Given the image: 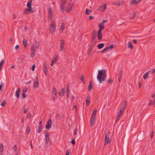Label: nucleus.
Wrapping results in <instances>:
<instances>
[{"label":"nucleus","instance_id":"1","mask_svg":"<svg viewBox=\"0 0 155 155\" xmlns=\"http://www.w3.org/2000/svg\"><path fill=\"white\" fill-rule=\"evenodd\" d=\"M98 75L97 78L100 83H101L103 81L105 80L106 77V71L105 70H102L98 71Z\"/></svg>","mask_w":155,"mask_h":155},{"label":"nucleus","instance_id":"2","mask_svg":"<svg viewBox=\"0 0 155 155\" xmlns=\"http://www.w3.org/2000/svg\"><path fill=\"white\" fill-rule=\"evenodd\" d=\"M109 133L108 132L106 133L105 138V142L104 143V146H105L108 143H110L111 141V140H109Z\"/></svg>","mask_w":155,"mask_h":155},{"label":"nucleus","instance_id":"3","mask_svg":"<svg viewBox=\"0 0 155 155\" xmlns=\"http://www.w3.org/2000/svg\"><path fill=\"white\" fill-rule=\"evenodd\" d=\"M34 12V10L32 8H25L24 11L23 13L26 15H29L31 13H33Z\"/></svg>","mask_w":155,"mask_h":155},{"label":"nucleus","instance_id":"4","mask_svg":"<svg viewBox=\"0 0 155 155\" xmlns=\"http://www.w3.org/2000/svg\"><path fill=\"white\" fill-rule=\"evenodd\" d=\"M55 24L54 21H52L50 25L49 30L50 31L54 32L55 31Z\"/></svg>","mask_w":155,"mask_h":155},{"label":"nucleus","instance_id":"5","mask_svg":"<svg viewBox=\"0 0 155 155\" xmlns=\"http://www.w3.org/2000/svg\"><path fill=\"white\" fill-rule=\"evenodd\" d=\"M124 111V110H122L120 109V111L118 113V115H117V116L116 118L115 121L116 122H117L119 120V119L122 116Z\"/></svg>","mask_w":155,"mask_h":155},{"label":"nucleus","instance_id":"6","mask_svg":"<svg viewBox=\"0 0 155 155\" xmlns=\"http://www.w3.org/2000/svg\"><path fill=\"white\" fill-rule=\"evenodd\" d=\"M48 18L52 20V11L51 8L50 7L48 8Z\"/></svg>","mask_w":155,"mask_h":155},{"label":"nucleus","instance_id":"7","mask_svg":"<svg viewBox=\"0 0 155 155\" xmlns=\"http://www.w3.org/2000/svg\"><path fill=\"white\" fill-rule=\"evenodd\" d=\"M52 121L51 119H49L47 121L45 126V128L47 129H49L51 126Z\"/></svg>","mask_w":155,"mask_h":155},{"label":"nucleus","instance_id":"8","mask_svg":"<svg viewBox=\"0 0 155 155\" xmlns=\"http://www.w3.org/2000/svg\"><path fill=\"white\" fill-rule=\"evenodd\" d=\"M114 48V46L113 45H110L101 51V52L103 53L104 51H108L110 49H112L113 48Z\"/></svg>","mask_w":155,"mask_h":155},{"label":"nucleus","instance_id":"9","mask_svg":"<svg viewBox=\"0 0 155 155\" xmlns=\"http://www.w3.org/2000/svg\"><path fill=\"white\" fill-rule=\"evenodd\" d=\"M64 40L63 39H61L60 43V51H64Z\"/></svg>","mask_w":155,"mask_h":155},{"label":"nucleus","instance_id":"10","mask_svg":"<svg viewBox=\"0 0 155 155\" xmlns=\"http://www.w3.org/2000/svg\"><path fill=\"white\" fill-rule=\"evenodd\" d=\"M141 2V0H132L130 2V5H133L139 3Z\"/></svg>","mask_w":155,"mask_h":155},{"label":"nucleus","instance_id":"11","mask_svg":"<svg viewBox=\"0 0 155 155\" xmlns=\"http://www.w3.org/2000/svg\"><path fill=\"white\" fill-rule=\"evenodd\" d=\"M95 120V117H91V118L90 120V126L91 127H93L94 124Z\"/></svg>","mask_w":155,"mask_h":155},{"label":"nucleus","instance_id":"12","mask_svg":"<svg viewBox=\"0 0 155 155\" xmlns=\"http://www.w3.org/2000/svg\"><path fill=\"white\" fill-rule=\"evenodd\" d=\"M45 140L46 142L47 143H48L49 141L50 140L49 139V133L46 131L45 134Z\"/></svg>","mask_w":155,"mask_h":155},{"label":"nucleus","instance_id":"13","mask_svg":"<svg viewBox=\"0 0 155 155\" xmlns=\"http://www.w3.org/2000/svg\"><path fill=\"white\" fill-rule=\"evenodd\" d=\"M90 99H91V96L90 95H88L87 97L86 101V105L87 106H89L90 102Z\"/></svg>","mask_w":155,"mask_h":155},{"label":"nucleus","instance_id":"14","mask_svg":"<svg viewBox=\"0 0 155 155\" xmlns=\"http://www.w3.org/2000/svg\"><path fill=\"white\" fill-rule=\"evenodd\" d=\"M106 5L105 4H104L103 5L101 6L99 8L98 10L100 11H104L106 9Z\"/></svg>","mask_w":155,"mask_h":155},{"label":"nucleus","instance_id":"15","mask_svg":"<svg viewBox=\"0 0 155 155\" xmlns=\"http://www.w3.org/2000/svg\"><path fill=\"white\" fill-rule=\"evenodd\" d=\"M127 102L126 101H124L123 102V104L121 105L120 109L124 111L127 106Z\"/></svg>","mask_w":155,"mask_h":155},{"label":"nucleus","instance_id":"16","mask_svg":"<svg viewBox=\"0 0 155 155\" xmlns=\"http://www.w3.org/2000/svg\"><path fill=\"white\" fill-rule=\"evenodd\" d=\"M65 88H63L59 91V96H63L65 92Z\"/></svg>","mask_w":155,"mask_h":155},{"label":"nucleus","instance_id":"17","mask_svg":"<svg viewBox=\"0 0 155 155\" xmlns=\"http://www.w3.org/2000/svg\"><path fill=\"white\" fill-rule=\"evenodd\" d=\"M39 85V81L37 77L35 79V82L34 84V86L35 88H37L38 86Z\"/></svg>","mask_w":155,"mask_h":155},{"label":"nucleus","instance_id":"18","mask_svg":"<svg viewBox=\"0 0 155 155\" xmlns=\"http://www.w3.org/2000/svg\"><path fill=\"white\" fill-rule=\"evenodd\" d=\"M43 70L45 74V75H47V74L48 69L46 63H45L44 65Z\"/></svg>","mask_w":155,"mask_h":155},{"label":"nucleus","instance_id":"19","mask_svg":"<svg viewBox=\"0 0 155 155\" xmlns=\"http://www.w3.org/2000/svg\"><path fill=\"white\" fill-rule=\"evenodd\" d=\"M93 89V86H92V81H90L89 84L88 86V91H90L91 90Z\"/></svg>","mask_w":155,"mask_h":155},{"label":"nucleus","instance_id":"20","mask_svg":"<svg viewBox=\"0 0 155 155\" xmlns=\"http://www.w3.org/2000/svg\"><path fill=\"white\" fill-rule=\"evenodd\" d=\"M97 36L98 38V39H102V34L101 31H98L97 34Z\"/></svg>","mask_w":155,"mask_h":155},{"label":"nucleus","instance_id":"21","mask_svg":"<svg viewBox=\"0 0 155 155\" xmlns=\"http://www.w3.org/2000/svg\"><path fill=\"white\" fill-rule=\"evenodd\" d=\"M32 0H30L27 4V6L28 8H32L31 7V4L32 3Z\"/></svg>","mask_w":155,"mask_h":155},{"label":"nucleus","instance_id":"22","mask_svg":"<svg viewBox=\"0 0 155 155\" xmlns=\"http://www.w3.org/2000/svg\"><path fill=\"white\" fill-rule=\"evenodd\" d=\"M96 32L95 30H93L92 34V38L95 39L96 37Z\"/></svg>","mask_w":155,"mask_h":155},{"label":"nucleus","instance_id":"23","mask_svg":"<svg viewBox=\"0 0 155 155\" xmlns=\"http://www.w3.org/2000/svg\"><path fill=\"white\" fill-rule=\"evenodd\" d=\"M15 96L18 99L19 97V87L17 88V89L15 93Z\"/></svg>","mask_w":155,"mask_h":155},{"label":"nucleus","instance_id":"24","mask_svg":"<svg viewBox=\"0 0 155 155\" xmlns=\"http://www.w3.org/2000/svg\"><path fill=\"white\" fill-rule=\"evenodd\" d=\"M122 71H121L120 72H119L118 75V80L119 82H120L121 80V78L122 76Z\"/></svg>","mask_w":155,"mask_h":155},{"label":"nucleus","instance_id":"25","mask_svg":"<svg viewBox=\"0 0 155 155\" xmlns=\"http://www.w3.org/2000/svg\"><path fill=\"white\" fill-rule=\"evenodd\" d=\"M99 30L98 31H101L102 30H103L104 28V26L101 23L99 24Z\"/></svg>","mask_w":155,"mask_h":155},{"label":"nucleus","instance_id":"26","mask_svg":"<svg viewBox=\"0 0 155 155\" xmlns=\"http://www.w3.org/2000/svg\"><path fill=\"white\" fill-rule=\"evenodd\" d=\"M128 47L130 49H133L134 48L132 44V43L130 41H129L128 44Z\"/></svg>","mask_w":155,"mask_h":155},{"label":"nucleus","instance_id":"27","mask_svg":"<svg viewBox=\"0 0 155 155\" xmlns=\"http://www.w3.org/2000/svg\"><path fill=\"white\" fill-rule=\"evenodd\" d=\"M66 94H67V97H69V86L68 85L67 86L66 89Z\"/></svg>","mask_w":155,"mask_h":155},{"label":"nucleus","instance_id":"28","mask_svg":"<svg viewBox=\"0 0 155 155\" xmlns=\"http://www.w3.org/2000/svg\"><path fill=\"white\" fill-rule=\"evenodd\" d=\"M80 79L83 82V83L85 84V81L84 80V75L82 74L81 75L80 77Z\"/></svg>","mask_w":155,"mask_h":155},{"label":"nucleus","instance_id":"29","mask_svg":"<svg viewBox=\"0 0 155 155\" xmlns=\"http://www.w3.org/2000/svg\"><path fill=\"white\" fill-rule=\"evenodd\" d=\"M58 60V58L57 56H54L52 61L54 63H55Z\"/></svg>","mask_w":155,"mask_h":155},{"label":"nucleus","instance_id":"30","mask_svg":"<svg viewBox=\"0 0 155 155\" xmlns=\"http://www.w3.org/2000/svg\"><path fill=\"white\" fill-rule=\"evenodd\" d=\"M149 75V71L147 72L143 75V78L145 80L147 79Z\"/></svg>","mask_w":155,"mask_h":155},{"label":"nucleus","instance_id":"31","mask_svg":"<svg viewBox=\"0 0 155 155\" xmlns=\"http://www.w3.org/2000/svg\"><path fill=\"white\" fill-rule=\"evenodd\" d=\"M23 44L24 45V47L26 48L27 46L28 43L25 39H23Z\"/></svg>","mask_w":155,"mask_h":155},{"label":"nucleus","instance_id":"32","mask_svg":"<svg viewBox=\"0 0 155 155\" xmlns=\"http://www.w3.org/2000/svg\"><path fill=\"white\" fill-rule=\"evenodd\" d=\"M104 46V44L103 43H102L98 44L97 46V47L98 49H101L103 48Z\"/></svg>","mask_w":155,"mask_h":155},{"label":"nucleus","instance_id":"33","mask_svg":"<svg viewBox=\"0 0 155 155\" xmlns=\"http://www.w3.org/2000/svg\"><path fill=\"white\" fill-rule=\"evenodd\" d=\"M97 109H95L93 112L92 115L91 117H95V115L97 112Z\"/></svg>","mask_w":155,"mask_h":155},{"label":"nucleus","instance_id":"34","mask_svg":"<svg viewBox=\"0 0 155 155\" xmlns=\"http://www.w3.org/2000/svg\"><path fill=\"white\" fill-rule=\"evenodd\" d=\"M91 11L89 9H86L85 11V14L86 15H89L90 14Z\"/></svg>","mask_w":155,"mask_h":155},{"label":"nucleus","instance_id":"35","mask_svg":"<svg viewBox=\"0 0 155 155\" xmlns=\"http://www.w3.org/2000/svg\"><path fill=\"white\" fill-rule=\"evenodd\" d=\"M155 104V99L153 101L152 100H150V101L149 103V105H154Z\"/></svg>","mask_w":155,"mask_h":155},{"label":"nucleus","instance_id":"36","mask_svg":"<svg viewBox=\"0 0 155 155\" xmlns=\"http://www.w3.org/2000/svg\"><path fill=\"white\" fill-rule=\"evenodd\" d=\"M4 60H2L0 63V70H1L3 67L4 63Z\"/></svg>","mask_w":155,"mask_h":155},{"label":"nucleus","instance_id":"37","mask_svg":"<svg viewBox=\"0 0 155 155\" xmlns=\"http://www.w3.org/2000/svg\"><path fill=\"white\" fill-rule=\"evenodd\" d=\"M52 94H54L55 95H57L56 90L54 87H52Z\"/></svg>","mask_w":155,"mask_h":155},{"label":"nucleus","instance_id":"38","mask_svg":"<svg viewBox=\"0 0 155 155\" xmlns=\"http://www.w3.org/2000/svg\"><path fill=\"white\" fill-rule=\"evenodd\" d=\"M72 6H71L70 7H68L67 9V13H69V12H70L72 10Z\"/></svg>","mask_w":155,"mask_h":155},{"label":"nucleus","instance_id":"39","mask_svg":"<svg viewBox=\"0 0 155 155\" xmlns=\"http://www.w3.org/2000/svg\"><path fill=\"white\" fill-rule=\"evenodd\" d=\"M31 51L33 52H35V48L34 44L32 45L31 46Z\"/></svg>","mask_w":155,"mask_h":155},{"label":"nucleus","instance_id":"40","mask_svg":"<svg viewBox=\"0 0 155 155\" xmlns=\"http://www.w3.org/2000/svg\"><path fill=\"white\" fill-rule=\"evenodd\" d=\"M4 146L1 144L0 145V152H2L3 151Z\"/></svg>","mask_w":155,"mask_h":155},{"label":"nucleus","instance_id":"41","mask_svg":"<svg viewBox=\"0 0 155 155\" xmlns=\"http://www.w3.org/2000/svg\"><path fill=\"white\" fill-rule=\"evenodd\" d=\"M27 26H25L24 27H23V26H21V30H23L24 31H26L27 30Z\"/></svg>","mask_w":155,"mask_h":155},{"label":"nucleus","instance_id":"42","mask_svg":"<svg viewBox=\"0 0 155 155\" xmlns=\"http://www.w3.org/2000/svg\"><path fill=\"white\" fill-rule=\"evenodd\" d=\"M6 101L5 100H3L2 102V103L1 104V106L2 107H4L5 105L6 104Z\"/></svg>","mask_w":155,"mask_h":155},{"label":"nucleus","instance_id":"43","mask_svg":"<svg viewBox=\"0 0 155 155\" xmlns=\"http://www.w3.org/2000/svg\"><path fill=\"white\" fill-rule=\"evenodd\" d=\"M64 7H65V5H60V10H61V11L62 12H64L63 9H64Z\"/></svg>","mask_w":155,"mask_h":155},{"label":"nucleus","instance_id":"44","mask_svg":"<svg viewBox=\"0 0 155 155\" xmlns=\"http://www.w3.org/2000/svg\"><path fill=\"white\" fill-rule=\"evenodd\" d=\"M30 129L29 126H28L27 127L26 132L27 134H28L30 133Z\"/></svg>","mask_w":155,"mask_h":155},{"label":"nucleus","instance_id":"45","mask_svg":"<svg viewBox=\"0 0 155 155\" xmlns=\"http://www.w3.org/2000/svg\"><path fill=\"white\" fill-rule=\"evenodd\" d=\"M66 4V0H61V5H65Z\"/></svg>","mask_w":155,"mask_h":155},{"label":"nucleus","instance_id":"46","mask_svg":"<svg viewBox=\"0 0 155 155\" xmlns=\"http://www.w3.org/2000/svg\"><path fill=\"white\" fill-rule=\"evenodd\" d=\"M123 3V2L121 1V2H117L116 4V5H117L118 6H120Z\"/></svg>","mask_w":155,"mask_h":155},{"label":"nucleus","instance_id":"47","mask_svg":"<svg viewBox=\"0 0 155 155\" xmlns=\"http://www.w3.org/2000/svg\"><path fill=\"white\" fill-rule=\"evenodd\" d=\"M56 119L60 120L61 119V116L60 115L58 114L56 116Z\"/></svg>","mask_w":155,"mask_h":155},{"label":"nucleus","instance_id":"48","mask_svg":"<svg viewBox=\"0 0 155 155\" xmlns=\"http://www.w3.org/2000/svg\"><path fill=\"white\" fill-rule=\"evenodd\" d=\"M64 25L63 23H61V26L60 29L61 30H64Z\"/></svg>","mask_w":155,"mask_h":155},{"label":"nucleus","instance_id":"49","mask_svg":"<svg viewBox=\"0 0 155 155\" xmlns=\"http://www.w3.org/2000/svg\"><path fill=\"white\" fill-rule=\"evenodd\" d=\"M56 95H55L54 94H52V99L54 101H55Z\"/></svg>","mask_w":155,"mask_h":155},{"label":"nucleus","instance_id":"50","mask_svg":"<svg viewBox=\"0 0 155 155\" xmlns=\"http://www.w3.org/2000/svg\"><path fill=\"white\" fill-rule=\"evenodd\" d=\"M92 51V48H88V50L87 51V54H89L91 53Z\"/></svg>","mask_w":155,"mask_h":155},{"label":"nucleus","instance_id":"51","mask_svg":"<svg viewBox=\"0 0 155 155\" xmlns=\"http://www.w3.org/2000/svg\"><path fill=\"white\" fill-rule=\"evenodd\" d=\"M42 127L39 126L38 128V132L40 133L41 132V130H42Z\"/></svg>","mask_w":155,"mask_h":155},{"label":"nucleus","instance_id":"52","mask_svg":"<svg viewBox=\"0 0 155 155\" xmlns=\"http://www.w3.org/2000/svg\"><path fill=\"white\" fill-rule=\"evenodd\" d=\"M133 16L131 17L130 19H134L135 17L136 13H134L132 14Z\"/></svg>","mask_w":155,"mask_h":155},{"label":"nucleus","instance_id":"53","mask_svg":"<svg viewBox=\"0 0 155 155\" xmlns=\"http://www.w3.org/2000/svg\"><path fill=\"white\" fill-rule=\"evenodd\" d=\"M137 138L140 141H141L143 140V139L141 138L140 135H138Z\"/></svg>","mask_w":155,"mask_h":155},{"label":"nucleus","instance_id":"54","mask_svg":"<svg viewBox=\"0 0 155 155\" xmlns=\"http://www.w3.org/2000/svg\"><path fill=\"white\" fill-rule=\"evenodd\" d=\"M35 52H32L30 56V58H33L35 56Z\"/></svg>","mask_w":155,"mask_h":155},{"label":"nucleus","instance_id":"55","mask_svg":"<svg viewBox=\"0 0 155 155\" xmlns=\"http://www.w3.org/2000/svg\"><path fill=\"white\" fill-rule=\"evenodd\" d=\"M36 47L38 49L39 47V42H37L36 43Z\"/></svg>","mask_w":155,"mask_h":155},{"label":"nucleus","instance_id":"56","mask_svg":"<svg viewBox=\"0 0 155 155\" xmlns=\"http://www.w3.org/2000/svg\"><path fill=\"white\" fill-rule=\"evenodd\" d=\"M107 82L108 83L112 84L113 83V81L112 80L111 78H110L107 81Z\"/></svg>","mask_w":155,"mask_h":155},{"label":"nucleus","instance_id":"57","mask_svg":"<svg viewBox=\"0 0 155 155\" xmlns=\"http://www.w3.org/2000/svg\"><path fill=\"white\" fill-rule=\"evenodd\" d=\"M36 66L35 64L33 65L31 67V69L32 71H35V68Z\"/></svg>","mask_w":155,"mask_h":155},{"label":"nucleus","instance_id":"58","mask_svg":"<svg viewBox=\"0 0 155 155\" xmlns=\"http://www.w3.org/2000/svg\"><path fill=\"white\" fill-rule=\"evenodd\" d=\"M27 91V88H24L22 90L23 93H26Z\"/></svg>","mask_w":155,"mask_h":155},{"label":"nucleus","instance_id":"59","mask_svg":"<svg viewBox=\"0 0 155 155\" xmlns=\"http://www.w3.org/2000/svg\"><path fill=\"white\" fill-rule=\"evenodd\" d=\"M71 143L73 144V145H75V142L74 139H73L71 140Z\"/></svg>","mask_w":155,"mask_h":155},{"label":"nucleus","instance_id":"60","mask_svg":"<svg viewBox=\"0 0 155 155\" xmlns=\"http://www.w3.org/2000/svg\"><path fill=\"white\" fill-rule=\"evenodd\" d=\"M27 96L25 93H23L22 94V97L23 99H24Z\"/></svg>","mask_w":155,"mask_h":155},{"label":"nucleus","instance_id":"61","mask_svg":"<svg viewBox=\"0 0 155 155\" xmlns=\"http://www.w3.org/2000/svg\"><path fill=\"white\" fill-rule=\"evenodd\" d=\"M107 20L105 19V20H103L102 22H101V24H103L104 25V24L107 21Z\"/></svg>","mask_w":155,"mask_h":155},{"label":"nucleus","instance_id":"62","mask_svg":"<svg viewBox=\"0 0 155 155\" xmlns=\"http://www.w3.org/2000/svg\"><path fill=\"white\" fill-rule=\"evenodd\" d=\"M4 87V84L3 83H1L0 85V91L1 90L2 88Z\"/></svg>","mask_w":155,"mask_h":155},{"label":"nucleus","instance_id":"63","mask_svg":"<svg viewBox=\"0 0 155 155\" xmlns=\"http://www.w3.org/2000/svg\"><path fill=\"white\" fill-rule=\"evenodd\" d=\"M142 84L140 81H139L138 83V87L139 89H140L141 87Z\"/></svg>","mask_w":155,"mask_h":155},{"label":"nucleus","instance_id":"64","mask_svg":"<svg viewBox=\"0 0 155 155\" xmlns=\"http://www.w3.org/2000/svg\"><path fill=\"white\" fill-rule=\"evenodd\" d=\"M13 149L15 151H16L17 150V147L16 146V145H15L14 146Z\"/></svg>","mask_w":155,"mask_h":155}]
</instances>
